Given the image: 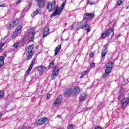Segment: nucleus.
I'll return each mask as SVG.
<instances>
[{
	"label": "nucleus",
	"instance_id": "f257e3e1",
	"mask_svg": "<svg viewBox=\"0 0 129 129\" xmlns=\"http://www.w3.org/2000/svg\"><path fill=\"white\" fill-rule=\"evenodd\" d=\"M25 53H26L27 56L26 60H29L32 59V57H33V55H34V52H33V46L29 45L26 48Z\"/></svg>",
	"mask_w": 129,
	"mask_h": 129
},
{
	"label": "nucleus",
	"instance_id": "f03ea898",
	"mask_svg": "<svg viewBox=\"0 0 129 129\" xmlns=\"http://www.w3.org/2000/svg\"><path fill=\"white\" fill-rule=\"evenodd\" d=\"M113 31H114V29H108L106 30L104 33H103L101 35V37L102 39H104V38H106V37H108L109 35H111V36H113L114 35V33H113Z\"/></svg>",
	"mask_w": 129,
	"mask_h": 129
},
{
	"label": "nucleus",
	"instance_id": "7ed1b4c3",
	"mask_svg": "<svg viewBox=\"0 0 129 129\" xmlns=\"http://www.w3.org/2000/svg\"><path fill=\"white\" fill-rule=\"evenodd\" d=\"M56 8V2L53 1L51 4L48 3L47 6V9L49 10L50 13H52Z\"/></svg>",
	"mask_w": 129,
	"mask_h": 129
},
{
	"label": "nucleus",
	"instance_id": "20e7f679",
	"mask_svg": "<svg viewBox=\"0 0 129 129\" xmlns=\"http://www.w3.org/2000/svg\"><path fill=\"white\" fill-rule=\"evenodd\" d=\"M128 100L129 98L128 99H123L121 100V108L122 110H124L125 107L127 106V104H128Z\"/></svg>",
	"mask_w": 129,
	"mask_h": 129
},
{
	"label": "nucleus",
	"instance_id": "39448f33",
	"mask_svg": "<svg viewBox=\"0 0 129 129\" xmlns=\"http://www.w3.org/2000/svg\"><path fill=\"white\" fill-rule=\"evenodd\" d=\"M94 18V13L92 12L91 13H86L84 15V18L86 20H89Z\"/></svg>",
	"mask_w": 129,
	"mask_h": 129
},
{
	"label": "nucleus",
	"instance_id": "423d86ee",
	"mask_svg": "<svg viewBox=\"0 0 129 129\" xmlns=\"http://www.w3.org/2000/svg\"><path fill=\"white\" fill-rule=\"evenodd\" d=\"M47 120H48V118L47 117L41 118L36 121V124H37V125H41L42 124H44V123L46 122Z\"/></svg>",
	"mask_w": 129,
	"mask_h": 129
},
{
	"label": "nucleus",
	"instance_id": "0eeeda50",
	"mask_svg": "<svg viewBox=\"0 0 129 129\" xmlns=\"http://www.w3.org/2000/svg\"><path fill=\"white\" fill-rule=\"evenodd\" d=\"M58 72H59L58 69H57V68H55L51 74V78L52 80H54V79L57 77V75H58Z\"/></svg>",
	"mask_w": 129,
	"mask_h": 129
},
{
	"label": "nucleus",
	"instance_id": "6e6552de",
	"mask_svg": "<svg viewBox=\"0 0 129 129\" xmlns=\"http://www.w3.org/2000/svg\"><path fill=\"white\" fill-rule=\"evenodd\" d=\"M37 69L39 73L43 74L45 72V70H47V68L45 66H39L37 67Z\"/></svg>",
	"mask_w": 129,
	"mask_h": 129
},
{
	"label": "nucleus",
	"instance_id": "1a4fd4ad",
	"mask_svg": "<svg viewBox=\"0 0 129 129\" xmlns=\"http://www.w3.org/2000/svg\"><path fill=\"white\" fill-rule=\"evenodd\" d=\"M18 24H19V19H15L14 21H12L10 24V29H12V28L16 27V26H18Z\"/></svg>",
	"mask_w": 129,
	"mask_h": 129
},
{
	"label": "nucleus",
	"instance_id": "9d476101",
	"mask_svg": "<svg viewBox=\"0 0 129 129\" xmlns=\"http://www.w3.org/2000/svg\"><path fill=\"white\" fill-rule=\"evenodd\" d=\"M35 37V31H30L28 35L29 40L31 42H33L34 41V38Z\"/></svg>",
	"mask_w": 129,
	"mask_h": 129
},
{
	"label": "nucleus",
	"instance_id": "9b49d317",
	"mask_svg": "<svg viewBox=\"0 0 129 129\" xmlns=\"http://www.w3.org/2000/svg\"><path fill=\"white\" fill-rule=\"evenodd\" d=\"M61 13H62V10L58 8H56L51 15V17H55L56 15L60 16V15H61Z\"/></svg>",
	"mask_w": 129,
	"mask_h": 129
},
{
	"label": "nucleus",
	"instance_id": "f8f14e48",
	"mask_svg": "<svg viewBox=\"0 0 129 129\" xmlns=\"http://www.w3.org/2000/svg\"><path fill=\"white\" fill-rule=\"evenodd\" d=\"M35 63H36V58H34L33 59L32 61L31 62V63L27 70L26 73L27 74H30V72H31V71L32 70V69L33 68V66H34Z\"/></svg>",
	"mask_w": 129,
	"mask_h": 129
},
{
	"label": "nucleus",
	"instance_id": "ddd939ff",
	"mask_svg": "<svg viewBox=\"0 0 129 129\" xmlns=\"http://www.w3.org/2000/svg\"><path fill=\"white\" fill-rule=\"evenodd\" d=\"M38 1V8H44L45 7V2L44 0H37Z\"/></svg>",
	"mask_w": 129,
	"mask_h": 129
},
{
	"label": "nucleus",
	"instance_id": "4468645a",
	"mask_svg": "<svg viewBox=\"0 0 129 129\" xmlns=\"http://www.w3.org/2000/svg\"><path fill=\"white\" fill-rule=\"evenodd\" d=\"M80 26L81 29L86 28V27H88V28H90V25H88L87 24V21H86L84 22H81Z\"/></svg>",
	"mask_w": 129,
	"mask_h": 129
},
{
	"label": "nucleus",
	"instance_id": "2eb2a0df",
	"mask_svg": "<svg viewBox=\"0 0 129 129\" xmlns=\"http://www.w3.org/2000/svg\"><path fill=\"white\" fill-rule=\"evenodd\" d=\"M106 54H107V50L104 49L101 51L102 61H103V60H104V57H105V55H106Z\"/></svg>",
	"mask_w": 129,
	"mask_h": 129
},
{
	"label": "nucleus",
	"instance_id": "dca6fc26",
	"mask_svg": "<svg viewBox=\"0 0 129 129\" xmlns=\"http://www.w3.org/2000/svg\"><path fill=\"white\" fill-rule=\"evenodd\" d=\"M61 99L60 98H57L56 99L54 102V106H58L60 103H61Z\"/></svg>",
	"mask_w": 129,
	"mask_h": 129
},
{
	"label": "nucleus",
	"instance_id": "f3484780",
	"mask_svg": "<svg viewBox=\"0 0 129 129\" xmlns=\"http://www.w3.org/2000/svg\"><path fill=\"white\" fill-rule=\"evenodd\" d=\"M49 34V29L48 28H45L43 31V37H47Z\"/></svg>",
	"mask_w": 129,
	"mask_h": 129
},
{
	"label": "nucleus",
	"instance_id": "a211bd4d",
	"mask_svg": "<svg viewBox=\"0 0 129 129\" xmlns=\"http://www.w3.org/2000/svg\"><path fill=\"white\" fill-rule=\"evenodd\" d=\"M74 92H75V95H78V94H79V92H80V89L78 86H76L74 88Z\"/></svg>",
	"mask_w": 129,
	"mask_h": 129
},
{
	"label": "nucleus",
	"instance_id": "6ab92c4d",
	"mask_svg": "<svg viewBox=\"0 0 129 129\" xmlns=\"http://www.w3.org/2000/svg\"><path fill=\"white\" fill-rule=\"evenodd\" d=\"M86 99V94L85 93H83L81 96V98L80 99V102H82V101H84Z\"/></svg>",
	"mask_w": 129,
	"mask_h": 129
},
{
	"label": "nucleus",
	"instance_id": "aec40b11",
	"mask_svg": "<svg viewBox=\"0 0 129 129\" xmlns=\"http://www.w3.org/2000/svg\"><path fill=\"white\" fill-rule=\"evenodd\" d=\"M61 50V45H58L56 48L55 50V53L54 55L56 56V55H58V53H59V51Z\"/></svg>",
	"mask_w": 129,
	"mask_h": 129
},
{
	"label": "nucleus",
	"instance_id": "412c9836",
	"mask_svg": "<svg viewBox=\"0 0 129 129\" xmlns=\"http://www.w3.org/2000/svg\"><path fill=\"white\" fill-rule=\"evenodd\" d=\"M5 62V57L1 56H0V68L4 65Z\"/></svg>",
	"mask_w": 129,
	"mask_h": 129
},
{
	"label": "nucleus",
	"instance_id": "4be33fe9",
	"mask_svg": "<svg viewBox=\"0 0 129 129\" xmlns=\"http://www.w3.org/2000/svg\"><path fill=\"white\" fill-rule=\"evenodd\" d=\"M22 26L21 25L18 26L17 27L15 32L18 33V34H20L22 32Z\"/></svg>",
	"mask_w": 129,
	"mask_h": 129
},
{
	"label": "nucleus",
	"instance_id": "5701e85b",
	"mask_svg": "<svg viewBox=\"0 0 129 129\" xmlns=\"http://www.w3.org/2000/svg\"><path fill=\"white\" fill-rule=\"evenodd\" d=\"M73 92V90H72V89L71 88H70L66 90V91H65L64 94L70 95Z\"/></svg>",
	"mask_w": 129,
	"mask_h": 129
},
{
	"label": "nucleus",
	"instance_id": "b1692460",
	"mask_svg": "<svg viewBox=\"0 0 129 129\" xmlns=\"http://www.w3.org/2000/svg\"><path fill=\"white\" fill-rule=\"evenodd\" d=\"M112 64H113V62L112 61H109L106 65V67H108L109 68H111V69H112V68H113V66L112 65Z\"/></svg>",
	"mask_w": 129,
	"mask_h": 129
},
{
	"label": "nucleus",
	"instance_id": "393cba45",
	"mask_svg": "<svg viewBox=\"0 0 129 129\" xmlns=\"http://www.w3.org/2000/svg\"><path fill=\"white\" fill-rule=\"evenodd\" d=\"M32 6H33V4L31 3H30L29 4V6H28L27 7L24 9V11L28 12V11L30 10V9H31V7H32Z\"/></svg>",
	"mask_w": 129,
	"mask_h": 129
},
{
	"label": "nucleus",
	"instance_id": "a878e982",
	"mask_svg": "<svg viewBox=\"0 0 129 129\" xmlns=\"http://www.w3.org/2000/svg\"><path fill=\"white\" fill-rule=\"evenodd\" d=\"M109 76V73H108L107 72H105V74L102 76V78H107Z\"/></svg>",
	"mask_w": 129,
	"mask_h": 129
},
{
	"label": "nucleus",
	"instance_id": "bb28decb",
	"mask_svg": "<svg viewBox=\"0 0 129 129\" xmlns=\"http://www.w3.org/2000/svg\"><path fill=\"white\" fill-rule=\"evenodd\" d=\"M65 5H66V1H64L61 4V6H60V8L59 9V10H63V9H64V7H65Z\"/></svg>",
	"mask_w": 129,
	"mask_h": 129
},
{
	"label": "nucleus",
	"instance_id": "cd10ccee",
	"mask_svg": "<svg viewBox=\"0 0 129 129\" xmlns=\"http://www.w3.org/2000/svg\"><path fill=\"white\" fill-rule=\"evenodd\" d=\"M111 70H112V69L106 67L105 72H107L108 73H110Z\"/></svg>",
	"mask_w": 129,
	"mask_h": 129
},
{
	"label": "nucleus",
	"instance_id": "c85d7f7f",
	"mask_svg": "<svg viewBox=\"0 0 129 129\" xmlns=\"http://www.w3.org/2000/svg\"><path fill=\"white\" fill-rule=\"evenodd\" d=\"M5 96V92L0 90V99L3 98Z\"/></svg>",
	"mask_w": 129,
	"mask_h": 129
},
{
	"label": "nucleus",
	"instance_id": "c756f323",
	"mask_svg": "<svg viewBox=\"0 0 129 129\" xmlns=\"http://www.w3.org/2000/svg\"><path fill=\"white\" fill-rule=\"evenodd\" d=\"M54 65H55V63L54 62V61L50 62L48 66V68L49 69H50L51 68H53V66H54Z\"/></svg>",
	"mask_w": 129,
	"mask_h": 129
},
{
	"label": "nucleus",
	"instance_id": "7c9ffc66",
	"mask_svg": "<svg viewBox=\"0 0 129 129\" xmlns=\"http://www.w3.org/2000/svg\"><path fill=\"white\" fill-rule=\"evenodd\" d=\"M123 2V0H118L117 2V6H121Z\"/></svg>",
	"mask_w": 129,
	"mask_h": 129
},
{
	"label": "nucleus",
	"instance_id": "2f4dec72",
	"mask_svg": "<svg viewBox=\"0 0 129 129\" xmlns=\"http://www.w3.org/2000/svg\"><path fill=\"white\" fill-rule=\"evenodd\" d=\"M19 46H20V43L19 42H16L13 45V47H14V48H16V49H17V48H18Z\"/></svg>",
	"mask_w": 129,
	"mask_h": 129
},
{
	"label": "nucleus",
	"instance_id": "473e14b6",
	"mask_svg": "<svg viewBox=\"0 0 129 129\" xmlns=\"http://www.w3.org/2000/svg\"><path fill=\"white\" fill-rule=\"evenodd\" d=\"M19 33H18V32H16V31H15L12 34V38H16V37H17V36H18V35H19Z\"/></svg>",
	"mask_w": 129,
	"mask_h": 129
},
{
	"label": "nucleus",
	"instance_id": "72a5a7b5",
	"mask_svg": "<svg viewBox=\"0 0 129 129\" xmlns=\"http://www.w3.org/2000/svg\"><path fill=\"white\" fill-rule=\"evenodd\" d=\"M87 73V71H85L83 72V73L81 74V76L80 77V78H82L84 75H85Z\"/></svg>",
	"mask_w": 129,
	"mask_h": 129
},
{
	"label": "nucleus",
	"instance_id": "f704fd0d",
	"mask_svg": "<svg viewBox=\"0 0 129 129\" xmlns=\"http://www.w3.org/2000/svg\"><path fill=\"white\" fill-rule=\"evenodd\" d=\"M39 14V10H38V9H37L35 11H34L33 13V16H36V15Z\"/></svg>",
	"mask_w": 129,
	"mask_h": 129
},
{
	"label": "nucleus",
	"instance_id": "c9c22d12",
	"mask_svg": "<svg viewBox=\"0 0 129 129\" xmlns=\"http://www.w3.org/2000/svg\"><path fill=\"white\" fill-rule=\"evenodd\" d=\"M4 46H5L4 42H2L0 43V51L2 50V49H3V47H4Z\"/></svg>",
	"mask_w": 129,
	"mask_h": 129
},
{
	"label": "nucleus",
	"instance_id": "e433bc0d",
	"mask_svg": "<svg viewBox=\"0 0 129 129\" xmlns=\"http://www.w3.org/2000/svg\"><path fill=\"white\" fill-rule=\"evenodd\" d=\"M94 66H95V63H94L91 62L90 63V68H93V67H94Z\"/></svg>",
	"mask_w": 129,
	"mask_h": 129
},
{
	"label": "nucleus",
	"instance_id": "4c0bfd02",
	"mask_svg": "<svg viewBox=\"0 0 129 129\" xmlns=\"http://www.w3.org/2000/svg\"><path fill=\"white\" fill-rule=\"evenodd\" d=\"M69 127L70 129H73V127H74V126H73V124H70L69 125Z\"/></svg>",
	"mask_w": 129,
	"mask_h": 129
},
{
	"label": "nucleus",
	"instance_id": "58836bf2",
	"mask_svg": "<svg viewBox=\"0 0 129 129\" xmlns=\"http://www.w3.org/2000/svg\"><path fill=\"white\" fill-rule=\"evenodd\" d=\"M95 129H102V128H101V126H96Z\"/></svg>",
	"mask_w": 129,
	"mask_h": 129
},
{
	"label": "nucleus",
	"instance_id": "ea45409f",
	"mask_svg": "<svg viewBox=\"0 0 129 129\" xmlns=\"http://www.w3.org/2000/svg\"><path fill=\"white\" fill-rule=\"evenodd\" d=\"M92 108V107H87L86 108V110H89L91 109Z\"/></svg>",
	"mask_w": 129,
	"mask_h": 129
},
{
	"label": "nucleus",
	"instance_id": "a19ab883",
	"mask_svg": "<svg viewBox=\"0 0 129 129\" xmlns=\"http://www.w3.org/2000/svg\"><path fill=\"white\" fill-rule=\"evenodd\" d=\"M104 50H107V45H104Z\"/></svg>",
	"mask_w": 129,
	"mask_h": 129
},
{
	"label": "nucleus",
	"instance_id": "79ce46f5",
	"mask_svg": "<svg viewBox=\"0 0 129 129\" xmlns=\"http://www.w3.org/2000/svg\"><path fill=\"white\" fill-rule=\"evenodd\" d=\"M90 30H91L90 27H88V28L87 29V32L88 33H89V32H90Z\"/></svg>",
	"mask_w": 129,
	"mask_h": 129
},
{
	"label": "nucleus",
	"instance_id": "37998d69",
	"mask_svg": "<svg viewBox=\"0 0 129 129\" xmlns=\"http://www.w3.org/2000/svg\"><path fill=\"white\" fill-rule=\"evenodd\" d=\"M93 56H94V54L92 52L91 53L90 57L91 58H93Z\"/></svg>",
	"mask_w": 129,
	"mask_h": 129
},
{
	"label": "nucleus",
	"instance_id": "c03bdc74",
	"mask_svg": "<svg viewBox=\"0 0 129 129\" xmlns=\"http://www.w3.org/2000/svg\"><path fill=\"white\" fill-rule=\"evenodd\" d=\"M51 96V95L50 94H48L47 95V97H46V99H48Z\"/></svg>",
	"mask_w": 129,
	"mask_h": 129
},
{
	"label": "nucleus",
	"instance_id": "a18cd8bd",
	"mask_svg": "<svg viewBox=\"0 0 129 129\" xmlns=\"http://www.w3.org/2000/svg\"><path fill=\"white\" fill-rule=\"evenodd\" d=\"M21 3V0H18L17 2V5H19Z\"/></svg>",
	"mask_w": 129,
	"mask_h": 129
},
{
	"label": "nucleus",
	"instance_id": "49530a36",
	"mask_svg": "<svg viewBox=\"0 0 129 129\" xmlns=\"http://www.w3.org/2000/svg\"><path fill=\"white\" fill-rule=\"evenodd\" d=\"M2 116H3V114L2 113H0V119H1Z\"/></svg>",
	"mask_w": 129,
	"mask_h": 129
},
{
	"label": "nucleus",
	"instance_id": "de8ad7c7",
	"mask_svg": "<svg viewBox=\"0 0 129 129\" xmlns=\"http://www.w3.org/2000/svg\"><path fill=\"white\" fill-rule=\"evenodd\" d=\"M8 37H9V35H7L6 36H5V40H6V39H7V38H8Z\"/></svg>",
	"mask_w": 129,
	"mask_h": 129
},
{
	"label": "nucleus",
	"instance_id": "09e8293b",
	"mask_svg": "<svg viewBox=\"0 0 129 129\" xmlns=\"http://www.w3.org/2000/svg\"><path fill=\"white\" fill-rule=\"evenodd\" d=\"M128 9V6H127L126 8V10H127Z\"/></svg>",
	"mask_w": 129,
	"mask_h": 129
},
{
	"label": "nucleus",
	"instance_id": "8fccbe9b",
	"mask_svg": "<svg viewBox=\"0 0 129 129\" xmlns=\"http://www.w3.org/2000/svg\"><path fill=\"white\" fill-rule=\"evenodd\" d=\"M1 7H4V5H0V8H1Z\"/></svg>",
	"mask_w": 129,
	"mask_h": 129
},
{
	"label": "nucleus",
	"instance_id": "3c124183",
	"mask_svg": "<svg viewBox=\"0 0 129 129\" xmlns=\"http://www.w3.org/2000/svg\"><path fill=\"white\" fill-rule=\"evenodd\" d=\"M89 4H90V3H88V5H89Z\"/></svg>",
	"mask_w": 129,
	"mask_h": 129
}]
</instances>
